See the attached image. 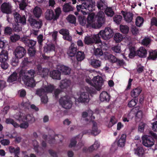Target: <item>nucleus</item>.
Listing matches in <instances>:
<instances>
[{
  "label": "nucleus",
  "instance_id": "20e7f679",
  "mask_svg": "<svg viewBox=\"0 0 157 157\" xmlns=\"http://www.w3.org/2000/svg\"><path fill=\"white\" fill-rule=\"evenodd\" d=\"M100 38L104 40H108L112 37L114 35L113 30L110 27H106L105 30H101L98 34Z\"/></svg>",
  "mask_w": 157,
  "mask_h": 157
},
{
  "label": "nucleus",
  "instance_id": "58836bf2",
  "mask_svg": "<svg viewBox=\"0 0 157 157\" xmlns=\"http://www.w3.org/2000/svg\"><path fill=\"white\" fill-rule=\"evenodd\" d=\"M105 14L109 17H112L114 14V12L112 8L108 6L104 10Z\"/></svg>",
  "mask_w": 157,
  "mask_h": 157
},
{
  "label": "nucleus",
  "instance_id": "f704fd0d",
  "mask_svg": "<svg viewBox=\"0 0 157 157\" xmlns=\"http://www.w3.org/2000/svg\"><path fill=\"white\" fill-rule=\"evenodd\" d=\"M55 46L52 44H49L45 45L44 47V52H48L51 51H54Z\"/></svg>",
  "mask_w": 157,
  "mask_h": 157
},
{
  "label": "nucleus",
  "instance_id": "052dcab7",
  "mask_svg": "<svg viewBox=\"0 0 157 157\" xmlns=\"http://www.w3.org/2000/svg\"><path fill=\"white\" fill-rule=\"evenodd\" d=\"M19 59L16 56L13 57L11 62V64L12 66H15L17 65L19 61Z\"/></svg>",
  "mask_w": 157,
  "mask_h": 157
},
{
  "label": "nucleus",
  "instance_id": "a18cd8bd",
  "mask_svg": "<svg viewBox=\"0 0 157 157\" xmlns=\"http://www.w3.org/2000/svg\"><path fill=\"white\" fill-rule=\"evenodd\" d=\"M54 86L53 85L50 84V85L45 86L44 87V89L45 90L46 93H52L54 89Z\"/></svg>",
  "mask_w": 157,
  "mask_h": 157
},
{
  "label": "nucleus",
  "instance_id": "69168bd1",
  "mask_svg": "<svg viewBox=\"0 0 157 157\" xmlns=\"http://www.w3.org/2000/svg\"><path fill=\"white\" fill-rule=\"evenodd\" d=\"M41 101L43 103L45 104L48 101V97L46 93L41 97Z\"/></svg>",
  "mask_w": 157,
  "mask_h": 157
},
{
  "label": "nucleus",
  "instance_id": "5fc2aeb1",
  "mask_svg": "<svg viewBox=\"0 0 157 157\" xmlns=\"http://www.w3.org/2000/svg\"><path fill=\"white\" fill-rule=\"evenodd\" d=\"M117 121L114 116H112L110 118L109 122L108 125L109 128H110L116 123Z\"/></svg>",
  "mask_w": 157,
  "mask_h": 157
},
{
  "label": "nucleus",
  "instance_id": "bf43d9fd",
  "mask_svg": "<svg viewBox=\"0 0 157 157\" xmlns=\"http://www.w3.org/2000/svg\"><path fill=\"white\" fill-rule=\"evenodd\" d=\"M146 125V124L143 122L140 123L138 126V132H143L144 130V127Z\"/></svg>",
  "mask_w": 157,
  "mask_h": 157
},
{
  "label": "nucleus",
  "instance_id": "f3484780",
  "mask_svg": "<svg viewBox=\"0 0 157 157\" xmlns=\"http://www.w3.org/2000/svg\"><path fill=\"white\" fill-rule=\"evenodd\" d=\"M97 124L96 122H94L92 127V130L88 131V133L94 136L98 135L101 132L100 130H98L97 127Z\"/></svg>",
  "mask_w": 157,
  "mask_h": 157
},
{
  "label": "nucleus",
  "instance_id": "7c9ffc66",
  "mask_svg": "<svg viewBox=\"0 0 157 157\" xmlns=\"http://www.w3.org/2000/svg\"><path fill=\"white\" fill-rule=\"evenodd\" d=\"M85 56L84 52L81 51H78L76 54V59L78 62H81L83 60Z\"/></svg>",
  "mask_w": 157,
  "mask_h": 157
},
{
  "label": "nucleus",
  "instance_id": "de8ad7c7",
  "mask_svg": "<svg viewBox=\"0 0 157 157\" xmlns=\"http://www.w3.org/2000/svg\"><path fill=\"white\" fill-rule=\"evenodd\" d=\"M94 14L93 13L89 14L87 18V22L89 24H92L94 21Z\"/></svg>",
  "mask_w": 157,
  "mask_h": 157
},
{
  "label": "nucleus",
  "instance_id": "a19ab883",
  "mask_svg": "<svg viewBox=\"0 0 157 157\" xmlns=\"http://www.w3.org/2000/svg\"><path fill=\"white\" fill-rule=\"evenodd\" d=\"M120 29L121 32L124 34H127L129 31V28L127 25H120Z\"/></svg>",
  "mask_w": 157,
  "mask_h": 157
},
{
  "label": "nucleus",
  "instance_id": "79ce46f5",
  "mask_svg": "<svg viewBox=\"0 0 157 157\" xmlns=\"http://www.w3.org/2000/svg\"><path fill=\"white\" fill-rule=\"evenodd\" d=\"M144 19L143 17L140 16H138L136 20V25L138 27H140L143 24Z\"/></svg>",
  "mask_w": 157,
  "mask_h": 157
},
{
  "label": "nucleus",
  "instance_id": "603ef678",
  "mask_svg": "<svg viewBox=\"0 0 157 157\" xmlns=\"http://www.w3.org/2000/svg\"><path fill=\"white\" fill-rule=\"evenodd\" d=\"M12 29L15 32H19L21 30V27L18 24L15 23L13 25Z\"/></svg>",
  "mask_w": 157,
  "mask_h": 157
},
{
  "label": "nucleus",
  "instance_id": "3c124183",
  "mask_svg": "<svg viewBox=\"0 0 157 157\" xmlns=\"http://www.w3.org/2000/svg\"><path fill=\"white\" fill-rule=\"evenodd\" d=\"M151 40V39L149 37H145L142 41V44L147 46L150 43Z\"/></svg>",
  "mask_w": 157,
  "mask_h": 157
},
{
  "label": "nucleus",
  "instance_id": "393cba45",
  "mask_svg": "<svg viewBox=\"0 0 157 157\" xmlns=\"http://www.w3.org/2000/svg\"><path fill=\"white\" fill-rule=\"evenodd\" d=\"M100 99L101 101L109 102L110 99V96L106 91L102 92L100 94Z\"/></svg>",
  "mask_w": 157,
  "mask_h": 157
},
{
  "label": "nucleus",
  "instance_id": "0e129e2a",
  "mask_svg": "<svg viewBox=\"0 0 157 157\" xmlns=\"http://www.w3.org/2000/svg\"><path fill=\"white\" fill-rule=\"evenodd\" d=\"M12 29L10 27H6L4 30V33L6 35H10L12 32Z\"/></svg>",
  "mask_w": 157,
  "mask_h": 157
},
{
  "label": "nucleus",
  "instance_id": "0eeeda50",
  "mask_svg": "<svg viewBox=\"0 0 157 157\" xmlns=\"http://www.w3.org/2000/svg\"><path fill=\"white\" fill-rule=\"evenodd\" d=\"M142 140L143 145L147 147H152L155 143L154 139L149 136H144L142 137Z\"/></svg>",
  "mask_w": 157,
  "mask_h": 157
},
{
  "label": "nucleus",
  "instance_id": "4468645a",
  "mask_svg": "<svg viewBox=\"0 0 157 157\" xmlns=\"http://www.w3.org/2000/svg\"><path fill=\"white\" fill-rule=\"evenodd\" d=\"M77 52L76 45L74 43H71L67 51V54L69 56L73 57L76 55Z\"/></svg>",
  "mask_w": 157,
  "mask_h": 157
},
{
  "label": "nucleus",
  "instance_id": "6e6d98bb",
  "mask_svg": "<svg viewBox=\"0 0 157 157\" xmlns=\"http://www.w3.org/2000/svg\"><path fill=\"white\" fill-rule=\"evenodd\" d=\"M46 94L45 90L44 88L38 89L36 92V94L40 97Z\"/></svg>",
  "mask_w": 157,
  "mask_h": 157
},
{
  "label": "nucleus",
  "instance_id": "cd10ccee",
  "mask_svg": "<svg viewBox=\"0 0 157 157\" xmlns=\"http://www.w3.org/2000/svg\"><path fill=\"white\" fill-rule=\"evenodd\" d=\"M8 56L7 51L2 49L0 52V62L6 61L8 58Z\"/></svg>",
  "mask_w": 157,
  "mask_h": 157
},
{
  "label": "nucleus",
  "instance_id": "f03ea898",
  "mask_svg": "<svg viewBox=\"0 0 157 157\" xmlns=\"http://www.w3.org/2000/svg\"><path fill=\"white\" fill-rule=\"evenodd\" d=\"M85 88L86 92L82 93L80 95L79 98V101L80 102L84 103H87L90 100L89 93L91 94L95 93V89L92 87L86 86Z\"/></svg>",
  "mask_w": 157,
  "mask_h": 157
},
{
  "label": "nucleus",
  "instance_id": "f8f14e48",
  "mask_svg": "<svg viewBox=\"0 0 157 157\" xmlns=\"http://www.w3.org/2000/svg\"><path fill=\"white\" fill-rule=\"evenodd\" d=\"M14 53L15 56L21 59L25 55L26 51L24 47L18 46L15 49Z\"/></svg>",
  "mask_w": 157,
  "mask_h": 157
},
{
  "label": "nucleus",
  "instance_id": "e433bc0d",
  "mask_svg": "<svg viewBox=\"0 0 157 157\" xmlns=\"http://www.w3.org/2000/svg\"><path fill=\"white\" fill-rule=\"evenodd\" d=\"M42 10L38 6H36L33 10V13L34 16L37 18L40 17L41 15Z\"/></svg>",
  "mask_w": 157,
  "mask_h": 157
},
{
  "label": "nucleus",
  "instance_id": "ddd939ff",
  "mask_svg": "<svg viewBox=\"0 0 157 157\" xmlns=\"http://www.w3.org/2000/svg\"><path fill=\"white\" fill-rule=\"evenodd\" d=\"M1 11L3 13L10 14L12 12V6L9 2H4L1 5Z\"/></svg>",
  "mask_w": 157,
  "mask_h": 157
},
{
  "label": "nucleus",
  "instance_id": "c85d7f7f",
  "mask_svg": "<svg viewBox=\"0 0 157 157\" xmlns=\"http://www.w3.org/2000/svg\"><path fill=\"white\" fill-rule=\"evenodd\" d=\"M71 2L65 4L63 6V11L65 13L73 11L74 7L71 6Z\"/></svg>",
  "mask_w": 157,
  "mask_h": 157
},
{
  "label": "nucleus",
  "instance_id": "b1692460",
  "mask_svg": "<svg viewBox=\"0 0 157 157\" xmlns=\"http://www.w3.org/2000/svg\"><path fill=\"white\" fill-rule=\"evenodd\" d=\"M45 18L46 19L48 20H53L54 21H56L54 19V13L53 11L51 9H48L45 14Z\"/></svg>",
  "mask_w": 157,
  "mask_h": 157
},
{
  "label": "nucleus",
  "instance_id": "37998d69",
  "mask_svg": "<svg viewBox=\"0 0 157 157\" xmlns=\"http://www.w3.org/2000/svg\"><path fill=\"white\" fill-rule=\"evenodd\" d=\"M122 17L120 15H115L113 17L114 21L117 24H120L121 22Z\"/></svg>",
  "mask_w": 157,
  "mask_h": 157
},
{
  "label": "nucleus",
  "instance_id": "72a5a7b5",
  "mask_svg": "<svg viewBox=\"0 0 157 157\" xmlns=\"http://www.w3.org/2000/svg\"><path fill=\"white\" fill-rule=\"evenodd\" d=\"M15 118L20 121L25 122L26 120V116L25 114L19 113H17Z\"/></svg>",
  "mask_w": 157,
  "mask_h": 157
},
{
  "label": "nucleus",
  "instance_id": "473e14b6",
  "mask_svg": "<svg viewBox=\"0 0 157 157\" xmlns=\"http://www.w3.org/2000/svg\"><path fill=\"white\" fill-rule=\"evenodd\" d=\"M134 153L139 157H142L144 154V150L141 147H139L137 148H134Z\"/></svg>",
  "mask_w": 157,
  "mask_h": 157
},
{
  "label": "nucleus",
  "instance_id": "8fccbe9b",
  "mask_svg": "<svg viewBox=\"0 0 157 157\" xmlns=\"http://www.w3.org/2000/svg\"><path fill=\"white\" fill-rule=\"evenodd\" d=\"M43 38V35L42 34H40L37 37V41L40 49L42 47Z\"/></svg>",
  "mask_w": 157,
  "mask_h": 157
},
{
  "label": "nucleus",
  "instance_id": "9d476101",
  "mask_svg": "<svg viewBox=\"0 0 157 157\" xmlns=\"http://www.w3.org/2000/svg\"><path fill=\"white\" fill-rule=\"evenodd\" d=\"M21 41L29 48L36 47V41L33 40H30L27 36L22 37L21 39Z\"/></svg>",
  "mask_w": 157,
  "mask_h": 157
},
{
  "label": "nucleus",
  "instance_id": "f257e3e1",
  "mask_svg": "<svg viewBox=\"0 0 157 157\" xmlns=\"http://www.w3.org/2000/svg\"><path fill=\"white\" fill-rule=\"evenodd\" d=\"M36 75V73L33 70H29L26 73L24 70H21L19 72L18 78H22L27 86L33 87L36 85L34 78Z\"/></svg>",
  "mask_w": 157,
  "mask_h": 157
},
{
  "label": "nucleus",
  "instance_id": "a211bd4d",
  "mask_svg": "<svg viewBox=\"0 0 157 157\" xmlns=\"http://www.w3.org/2000/svg\"><path fill=\"white\" fill-rule=\"evenodd\" d=\"M126 138V135L125 134H123L119 140L117 139L115 142L117 144L118 146L121 147H124L125 144Z\"/></svg>",
  "mask_w": 157,
  "mask_h": 157
},
{
  "label": "nucleus",
  "instance_id": "6e6552de",
  "mask_svg": "<svg viewBox=\"0 0 157 157\" xmlns=\"http://www.w3.org/2000/svg\"><path fill=\"white\" fill-rule=\"evenodd\" d=\"M93 82L94 88H92L95 90L94 88L98 90L100 89L104 83V81L102 78L99 75L94 77L93 78Z\"/></svg>",
  "mask_w": 157,
  "mask_h": 157
},
{
  "label": "nucleus",
  "instance_id": "e2e57ef3",
  "mask_svg": "<svg viewBox=\"0 0 157 157\" xmlns=\"http://www.w3.org/2000/svg\"><path fill=\"white\" fill-rule=\"evenodd\" d=\"M25 1L22 0L19 4V8L21 10H24L27 6Z\"/></svg>",
  "mask_w": 157,
  "mask_h": 157
},
{
  "label": "nucleus",
  "instance_id": "2f4dec72",
  "mask_svg": "<svg viewBox=\"0 0 157 157\" xmlns=\"http://www.w3.org/2000/svg\"><path fill=\"white\" fill-rule=\"evenodd\" d=\"M157 58V51L151 50L149 51V55L147 58L148 60H155Z\"/></svg>",
  "mask_w": 157,
  "mask_h": 157
},
{
  "label": "nucleus",
  "instance_id": "ea45409f",
  "mask_svg": "<svg viewBox=\"0 0 157 157\" xmlns=\"http://www.w3.org/2000/svg\"><path fill=\"white\" fill-rule=\"evenodd\" d=\"M94 55L98 58L102 56L103 54V52L101 48H94Z\"/></svg>",
  "mask_w": 157,
  "mask_h": 157
},
{
  "label": "nucleus",
  "instance_id": "338daca9",
  "mask_svg": "<svg viewBox=\"0 0 157 157\" xmlns=\"http://www.w3.org/2000/svg\"><path fill=\"white\" fill-rule=\"evenodd\" d=\"M60 34L63 35V36H65L68 34H69V31L68 29H62L60 30L59 32Z\"/></svg>",
  "mask_w": 157,
  "mask_h": 157
},
{
  "label": "nucleus",
  "instance_id": "4d7b16f0",
  "mask_svg": "<svg viewBox=\"0 0 157 157\" xmlns=\"http://www.w3.org/2000/svg\"><path fill=\"white\" fill-rule=\"evenodd\" d=\"M138 101L137 99H132L129 101L128 104L129 107L131 108L135 106L136 104Z\"/></svg>",
  "mask_w": 157,
  "mask_h": 157
},
{
  "label": "nucleus",
  "instance_id": "09e8293b",
  "mask_svg": "<svg viewBox=\"0 0 157 157\" xmlns=\"http://www.w3.org/2000/svg\"><path fill=\"white\" fill-rule=\"evenodd\" d=\"M67 19L71 23L74 24L76 22V18L74 15H69L67 17Z\"/></svg>",
  "mask_w": 157,
  "mask_h": 157
},
{
  "label": "nucleus",
  "instance_id": "4c0bfd02",
  "mask_svg": "<svg viewBox=\"0 0 157 157\" xmlns=\"http://www.w3.org/2000/svg\"><path fill=\"white\" fill-rule=\"evenodd\" d=\"M6 123L7 124H12L14 127L16 128L19 127V125L15 121L13 120L10 118H6Z\"/></svg>",
  "mask_w": 157,
  "mask_h": 157
},
{
  "label": "nucleus",
  "instance_id": "c756f323",
  "mask_svg": "<svg viewBox=\"0 0 157 157\" xmlns=\"http://www.w3.org/2000/svg\"><path fill=\"white\" fill-rule=\"evenodd\" d=\"M59 69L63 74L65 75H68L70 73L71 69L68 67L61 65L59 67Z\"/></svg>",
  "mask_w": 157,
  "mask_h": 157
},
{
  "label": "nucleus",
  "instance_id": "13d9d810",
  "mask_svg": "<svg viewBox=\"0 0 157 157\" xmlns=\"http://www.w3.org/2000/svg\"><path fill=\"white\" fill-rule=\"evenodd\" d=\"M28 51L30 56H34L36 52V47L29 48Z\"/></svg>",
  "mask_w": 157,
  "mask_h": 157
},
{
  "label": "nucleus",
  "instance_id": "4be33fe9",
  "mask_svg": "<svg viewBox=\"0 0 157 157\" xmlns=\"http://www.w3.org/2000/svg\"><path fill=\"white\" fill-rule=\"evenodd\" d=\"M90 63L93 68L97 69L101 66V62L98 59H91Z\"/></svg>",
  "mask_w": 157,
  "mask_h": 157
},
{
  "label": "nucleus",
  "instance_id": "7ed1b4c3",
  "mask_svg": "<svg viewBox=\"0 0 157 157\" xmlns=\"http://www.w3.org/2000/svg\"><path fill=\"white\" fill-rule=\"evenodd\" d=\"M93 7L92 3H90L89 2L87 1L83 2L81 5H77L76 6L77 10L78 12L80 11L84 15L86 14L88 12L87 11L88 10L89 11H92Z\"/></svg>",
  "mask_w": 157,
  "mask_h": 157
},
{
  "label": "nucleus",
  "instance_id": "412c9836",
  "mask_svg": "<svg viewBox=\"0 0 157 157\" xmlns=\"http://www.w3.org/2000/svg\"><path fill=\"white\" fill-rule=\"evenodd\" d=\"M147 51L146 49L143 47H140L139 49L136 51V56L141 58L146 57Z\"/></svg>",
  "mask_w": 157,
  "mask_h": 157
},
{
  "label": "nucleus",
  "instance_id": "bb28decb",
  "mask_svg": "<svg viewBox=\"0 0 157 157\" xmlns=\"http://www.w3.org/2000/svg\"><path fill=\"white\" fill-rule=\"evenodd\" d=\"M71 84L70 80L64 79L61 80L59 85V87L61 89H66Z\"/></svg>",
  "mask_w": 157,
  "mask_h": 157
},
{
  "label": "nucleus",
  "instance_id": "2eb2a0df",
  "mask_svg": "<svg viewBox=\"0 0 157 157\" xmlns=\"http://www.w3.org/2000/svg\"><path fill=\"white\" fill-rule=\"evenodd\" d=\"M121 13H122L125 21L127 23H130L132 21L134 14L130 12H125L122 11Z\"/></svg>",
  "mask_w": 157,
  "mask_h": 157
},
{
  "label": "nucleus",
  "instance_id": "864d4df0",
  "mask_svg": "<svg viewBox=\"0 0 157 157\" xmlns=\"http://www.w3.org/2000/svg\"><path fill=\"white\" fill-rule=\"evenodd\" d=\"M20 38V35L14 34L11 36L10 37L11 41L13 42H15L18 40Z\"/></svg>",
  "mask_w": 157,
  "mask_h": 157
},
{
  "label": "nucleus",
  "instance_id": "dca6fc26",
  "mask_svg": "<svg viewBox=\"0 0 157 157\" xmlns=\"http://www.w3.org/2000/svg\"><path fill=\"white\" fill-rule=\"evenodd\" d=\"M98 17L97 22L98 23V28L101 27L103 24L104 23L105 18L104 13L103 11H99L97 14Z\"/></svg>",
  "mask_w": 157,
  "mask_h": 157
},
{
  "label": "nucleus",
  "instance_id": "a878e982",
  "mask_svg": "<svg viewBox=\"0 0 157 157\" xmlns=\"http://www.w3.org/2000/svg\"><path fill=\"white\" fill-rule=\"evenodd\" d=\"M61 72L58 70H54L51 71L50 76L53 79L60 80L61 79Z\"/></svg>",
  "mask_w": 157,
  "mask_h": 157
},
{
  "label": "nucleus",
  "instance_id": "39448f33",
  "mask_svg": "<svg viewBox=\"0 0 157 157\" xmlns=\"http://www.w3.org/2000/svg\"><path fill=\"white\" fill-rule=\"evenodd\" d=\"M59 102L62 107L66 109H70L72 105V102L70 97L67 95L61 97Z\"/></svg>",
  "mask_w": 157,
  "mask_h": 157
},
{
  "label": "nucleus",
  "instance_id": "423d86ee",
  "mask_svg": "<svg viewBox=\"0 0 157 157\" xmlns=\"http://www.w3.org/2000/svg\"><path fill=\"white\" fill-rule=\"evenodd\" d=\"M84 42L85 44L89 45L94 43L98 44L101 43L100 36L98 34L94 35L93 37L86 36L84 39Z\"/></svg>",
  "mask_w": 157,
  "mask_h": 157
},
{
  "label": "nucleus",
  "instance_id": "c9c22d12",
  "mask_svg": "<svg viewBox=\"0 0 157 157\" xmlns=\"http://www.w3.org/2000/svg\"><path fill=\"white\" fill-rule=\"evenodd\" d=\"M17 74L15 72H13L8 78L7 82H12L17 80Z\"/></svg>",
  "mask_w": 157,
  "mask_h": 157
},
{
  "label": "nucleus",
  "instance_id": "680f3d73",
  "mask_svg": "<svg viewBox=\"0 0 157 157\" xmlns=\"http://www.w3.org/2000/svg\"><path fill=\"white\" fill-rule=\"evenodd\" d=\"M35 121L34 117H33L30 115H28L26 116V122L31 124H32Z\"/></svg>",
  "mask_w": 157,
  "mask_h": 157
},
{
  "label": "nucleus",
  "instance_id": "774afa93",
  "mask_svg": "<svg viewBox=\"0 0 157 157\" xmlns=\"http://www.w3.org/2000/svg\"><path fill=\"white\" fill-rule=\"evenodd\" d=\"M7 86L6 82L4 80L0 79V90L2 91Z\"/></svg>",
  "mask_w": 157,
  "mask_h": 157
},
{
  "label": "nucleus",
  "instance_id": "49530a36",
  "mask_svg": "<svg viewBox=\"0 0 157 157\" xmlns=\"http://www.w3.org/2000/svg\"><path fill=\"white\" fill-rule=\"evenodd\" d=\"M55 15L54 14V19L55 20H56L58 19L61 13V8L59 7L57 8L55 10Z\"/></svg>",
  "mask_w": 157,
  "mask_h": 157
},
{
  "label": "nucleus",
  "instance_id": "9b49d317",
  "mask_svg": "<svg viewBox=\"0 0 157 157\" xmlns=\"http://www.w3.org/2000/svg\"><path fill=\"white\" fill-rule=\"evenodd\" d=\"M14 20L16 23H21L23 25L26 24V18L25 15L21 16L17 12H15L13 13Z\"/></svg>",
  "mask_w": 157,
  "mask_h": 157
},
{
  "label": "nucleus",
  "instance_id": "c03bdc74",
  "mask_svg": "<svg viewBox=\"0 0 157 157\" xmlns=\"http://www.w3.org/2000/svg\"><path fill=\"white\" fill-rule=\"evenodd\" d=\"M122 34L119 33H115L114 37V40L117 43L120 42L122 40Z\"/></svg>",
  "mask_w": 157,
  "mask_h": 157
},
{
  "label": "nucleus",
  "instance_id": "5701e85b",
  "mask_svg": "<svg viewBox=\"0 0 157 157\" xmlns=\"http://www.w3.org/2000/svg\"><path fill=\"white\" fill-rule=\"evenodd\" d=\"M36 71L37 74L42 77L46 76L48 73V70L45 68H42L40 65H39L37 67Z\"/></svg>",
  "mask_w": 157,
  "mask_h": 157
},
{
  "label": "nucleus",
  "instance_id": "1a4fd4ad",
  "mask_svg": "<svg viewBox=\"0 0 157 157\" xmlns=\"http://www.w3.org/2000/svg\"><path fill=\"white\" fill-rule=\"evenodd\" d=\"M31 26L33 28L39 29L42 25V22L41 20H36L32 17H30L28 20Z\"/></svg>",
  "mask_w": 157,
  "mask_h": 157
},
{
  "label": "nucleus",
  "instance_id": "6ab92c4d",
  "mask_svg": "<svg viewBox=\"0 0 157 157\" xmlns=\"http://www.w3.org/2000/svg\"><path fill=\"white\" fill-rule=\"evenodd\" d=\"M142 90V88L141 86H138L132 90L130 94L132 97L136 98L140 94Z\"/></svg>",
  "mask_w": 157,
  "mask_h": 157
},
{
  "label": "nucleus",
  "instance_id": "aec40b11",
  "mask_svg": "<svg viewBox=\"0 0 157 157\" xmlns=\"http://www.w3.org/2000/svg\"><path fill=\"white\" fill-rule=\"evenodd\" d=\"M96 6L98 10L104 11L107 6V3L105 0H100L97 2Z\"/></svg>",
  "mask_w": 157,
  "mask_h": 157
}]
</instances>
